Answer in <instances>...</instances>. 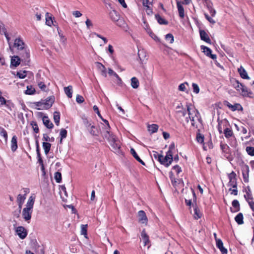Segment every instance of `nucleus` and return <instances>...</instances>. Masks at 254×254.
<instances>
[{
  "label": "nucleus",
  "instance_id": "nucleus-1",
  "mask_svg": "<svg viewBox=\"0 0 254 254\" xmlns=\"http://www.w3.org/2000/svg\"><path fill=\"white\" fill-rule=\"evenodd\" d=\"M187 114L188 116L186 117V121L187 123L190 121L192 126L197 127V123H200L201 118L198 111L191 104L187 105Z\"/></svg>",
  "mask_w": 254,
  "mask_h": 254
},
{
  "label": "nucleus",
  "instance_id": "nucleus-2",
  "mask_svg": "<svg viewBox=\"0 0 254 254\" xmlns=\"http://www.w3.org/2000/svg\"><path fill=\"white\" fill-rule=\"evenodd\" d=\"M104 138L107 139L114 151L118 152L120 148V142L118 139L110 131H106L102 133Z\"/></svg>",
  "mask_w": 254,
  "mask_h": 254
},
{
  "label": "nucleus",
  "instance_id": "nucleus-3",
  "mask_svg": "<svg viewBox=\"0 0 254 254\" xmlns=\"http://www.w3.org/2000/svg\"><path fill=\"white\" fill-rule=\"evenodd\" d=\"M34 201L35 197L33 196H30L27 202L26 207L22 210V217L24 220L28 223L31 218Z\"/></svg>",
  "mask_w": 254,
  "mask_h": 254
},
{
  "label": "nucleus",
  "instance_id": "nucleus-4",
  "mask_svg": "<svg viewBox=\"0 0 254 254\" xmlns=\"http://www.w3.org/2000/svg\"><path fill=\"white\" fill-rule=\"evenodd\" d=\"M236 176V174L233 171L228 175L229 179V186L232 187V188H230L229 190L231 192V194L234 195H237L238 192L237 190Z\"/></svg>",
  "mask_w": 254,
  "mask_h": 254
},
{
  "label": "nucleus",
  "instance_id": "nucleus-5",
  "mask_svg": "<svg viewBox=\"0 0 254 254\" xmlns=\"http://www.w3.org/2000/svg\"><path fill=\"white\" fill-rule=\"evenodd\" d=\"M158 161L166 167H168L173 161V157H170L167 155L164 157L162 155H158Z\"/></svg>",
  "mask_w": 254,
  "mask_h": 254
},
{
  "label": "nucleus",
  "instance_id": "nucleus-6",
  "mask_svg": "<svg viewBox=\"0 0 254 254\" xmlns=\"http://www.w3.org/2000/svg\"><path fill=\"white\" fill-rule=\"evenodd\" d=\"M110 17L111 19L116 22H118L117 24L119 26H122V24L120 23H124V21L120 20V15L115 10H113L110 12Z\"/></svg>",
  "mask_w": 254,
  "mask_h": 254
},
{
  "label": "nucleus",
  "instance_id": "nucleus-7",
  "mask_svg": "<svg viewBox=\"0 0 254 254\" xmlns=\"http://www.w3.org/2000/svg\"><path fill=\"white\" fill-rule=\"evenodd\" d=\"M241 85V95L244 97H252V92L242 83L239 82Z\"/></svg>",
  "mask_w": 254,
  "mask_h": 254
},
{
  "label": "nucleus",
  "instance_id": "nucleus-8",
  "mask_svg": "<svg viewBox=\"0 0 254 254\" xmlns=\"http://www.w3.org/2000/svg\"><path fill=\"white\" fill-rule=\"evenodd\" d=\"M20 51L21 52L19 53V55L21 56V60L24 61L25 62H29L30 58L29 50L25 48Z\"/></svg>",
  "mask_w": 254,
  "mask_h": 254
},
{
  "label": "nucleus",
  "instance_id": "nucleus-9",
  "mask_svg": "<svg viewBox=\"0 0 254 254\" xmlns=\"http://www.w3.org/2000/svg\"><path fill=\"white\" fill-rule=\"evenodd\" d=\"M138 221L141 224L147 225L148 219L145 212L143 210H140L138 212Z\"/></svg>",
  "mask_w": 254,
  "mask_h": 254
},
{
  "label": "nucleus",
  "instance_id": "nucleus-10",
  "mask_svg": "<svg viewBox=\"0 0 254 254\" xmlns=\"http://www.w3.org/2000/svg\"><path fill=\"white\" fill-rule=\"evenodd\" d=\"M242 172L244 181L245 183L249 182V167L246 165H243L242 166Z\"/></svg>",
  "mask_w": 254,
  "mask_h": 254
},
{
  "label": "nucleus",
  "instance_id": "nucleus-11",
  "mask_svg": "<svg viewBox=\"0 0 254 254\" xmlns=\"http://www.w3.org/2000/svg\"><path fill=\"white\" fill-rule=\"evenodd\" d=\"M239 75L244 80H250L251 79L248 71L242 66L239 67Z\"/></svg>",
  "mask_w": 254,
  "mask_h": 254
},
{
  "label": "nucleus",
  "instance_id": "nucleus-12",
  "mask_svg": "<svg viewBox=\"0 0 254 254\" xmlns=\"http://www.w3.org/2000/svg\"><path fill=\"white\" fill-rule=\"evenodd\" d=\"M17 235L22 239H24L27 236L26 230L22 226H19L16 230Z\"/></svg>",
  "mask_w": 254,
  "mask_h": 254
},
{
  "label": "nucleus",
  "instance_id": "nucleus-13",
  "mask_svg": "<svg viewBox=\"0 0 254 254\" xmlns=\"http://www.w3.org/2000/svg\"><path fill=\"white\" fill-rule=\"evenodd\" d=\"M14 46L19 50H22L25 48L24 43L20 38H16L15 40Z\"/></svg>",
  "mask_w": 254,
  "mask_h": 254
},
{
  "label": "nucleus",
  "instance_id": "nucleus-14",
  "mask_svg": "<svg viewBox=\"0 0 254 254\" xmlns=\"http://www.w3.org/2000/svg\"><path fill=\"white\" fill-rule=\"evenodd\" d=\"M177 7L179 12V16L181 18H184L185 17V10L182 5V2L177 1Z\"/></svg>",
  "mask_w": 254,
  "mask_h": 254
},
{
  "label": "nucleus",
  "instance_id": "nucleus-15",
  "mask_svg": "<svg viewBox=\"0 0 254 254\" xmlns=\"http://www.w3.org/2000/svg\"><path fill=\"white\" fill-rule=\"evenodd\" d=\"M42 102L46 109H49L51 107H52L54 102V98L53 97H48Z\"/></svg>",
  "mask_w": 254,
  "mask_h": 254
},
{
  "label": "nucleus",
  "instance_id": "nucleus-16",
  "mask_svg": "<svg viewBox=\"0 0 254 254\" xmlns=\"http://www.w3.org/2000/svg\"><path fill=\"white\" fill-rule=\"evenodd\" d=\"M95 64L97 68L101 71L102 75L104 77L107 76L106 68L104 65L99 62H96Z\"/></svg>",
  "mask_w": 254,
  "mask_h": 254
},
{
  "label": "nucleus",
  "instance_id": "nucleus-17",
  "mask_svg": "<svg viewBox=\"0 0 254 254\" xmlns=\"http://www.w3.org/2000/svg\"><path fill=\"white\" fill-rule=\"evenodd\" d=\"M216 243L217 247L220 250L222 254H227V250L224 247L223 243L220 239H218Z\"/></svg>",
  "mask_w": 254,
  "mask_h": 254
},
{
  "label": "nucleus",
  "instance_id": "nucleus-18",
  "mask_svg": "<svg viewBox=\"0 0 254 254\" xmlns=\"http://www.w3.org/2000/svg\"><path fill=\"white\" fill-rule=\"evenodd\" d=\"M141 236L142 242L144 244V246H146L149 244V238L146 233H145V230H143L141 233Z\"/></svg>",
  "mask_w": 254,
  "mask_h": 254
},
{
  "label": "nucleus",
  "instance_id": "nucleus-19",
  "mask_svg": "<svg viewBox=\"0 0 254 254\" xmlns=\"http://www.w3.org/2000/svg\"><path fill=\"white\" fill-rule=\"evenodd\" d=\"M43 122L44 125L48 128H52L54 125L49 120V118L47 116H44L43 117Z\"/></svg>",
  "mask_w": 254,
  "mask_h": 254
},
{
  "label": "nucleus",
  "instance_id": "nucleus-20",
  "mask_svg": "<svg viewBox=\"0 0 254 254\" xmlns=\"http://www.w3.org/2000/svg\"><path fill=\"white\" fill-rule=\"evenodd\" d=\"M87 130L91 134L94 136H97L99 134V130L98 128L94 125H91L90 127L87 128Z\"/></svg>",
  "mask_w": 254,
  "mask_h": 254
},
{
  "label": "nucleus",
  "instance_id": "nucleus-21",
  "mask_svg": "<svg viewBox=\"0 0 254 254\" xmlns=\"http://www.w3.org/2000/svg\"><path fill=\"white\" fill-rule=\"evenodd\" d=\"M199 32L201 39L208 43H210L211 40L207 33L204 30H200Z\"/></svg>",
  "mask_w": 254,
  "mask_h": 254
},
{
  "label": "nucleus",
  "instance_id": "nucleus-22",
  "mask_svg": "<svg viewBox=\"0 0 254 254\" xmlns=\"http://www.w3.org/2000/svg\"><path fill=\"white\" fill-rule=\"evenodd\" d=\"M193 212H194V213L193 214V215L194 218L195 219H198L200 218L201 217L202 214H201V213L199 209L197 208V207L196 205H193Z\"/></svg>",
  "mask_w": 254,
  "mask_h": 254
},
{
  "label": "nucleus",
  "instance_id": "nucleus-23",
  "mask_svg": "<svg viewBox=\"0 0 254 254\" xmlns=\"http://www.w3.org/2000/svg\"><path fill=\"white\" fill-rule=\"evenodd\" d=\"M17 148V137L15 135H14L11 140V149L12 151H15Z\"/></svg>",
  "mask_w": 254,
  "mask_h": 254
},
{
  "label": "nucleus",
  "instance_id": "nucleus-24",
  "mask_svg": "<svg viewBox=\"0 0 254 254\" xmlns=\"http://www.w3.org/2000/svg\"><path fill=\"white\" fill-rule=\"evenodd\" d=\"M20 59L18 56H14L11 58V64L13 66L16 67L20 64Z\"/></svg>",
  "mask_w": 254,
  "mask_h": 254
},
{
  "label": "nucleus",
  "instance_id": "nucleus-25",
  "mask_svg": "<svg viewBox=\"0 0 254 254\" xmlns=\"http://www.w3.org/2000/svg\"><path fill=\"white\" fill-rule=\"evenodd\" d=\"M139 85V81L135 77L131 78V86L134 89H136Z\"/></svg>",
  "mask_w": 254,
  "mask_h": 254
},
{
  "label": "nucleus",
  "instance_id": "nucleus-26",
  "mask_svg": "<svg viewBox=\"0 0 254 254\" xmlns=\"http://www.w3.org/2000/svg\"><path fill=\"white\" fill-rule=\"evenodd\" d=\"M130 153L135 158L136 160H137L139 162H140L141 164L144 165V162L140 158V157L138 156L135 150L133 148H131Z\"/></svg>",
  "mask_w": 254,
  "mask_h": 254
},
{
  "label": "nucleus",
  "instance_id": "nucleus-27",
  "mask_svg": "<svg viewBox=\"0 0 254 254\" xmlns=\"http://www.w3.org/2000/svg\"><path fill=\"white\" fill-rule=\"evenodd\" d=\"M72 87L70 85L64 88V91L65 94L69 98L72 97Z\"/></svg>",
  "mask_w": 254,
  "mask_h": 254
},
{
  "label": "nucleus",
  "instance_id": "nucleus-28",
  "mask_svg": "<svg viewBox=\"0 0 254 254\" xmlns=\"http://www.w3.org/2000/svg\"><path fill=\"white\" fill-rule=\"evenodd\" d=\"M158 129V126L156 124H152L148 126V130L151 133L156 132Z\"/></svg>",
  "mask_w": 254,
  "mask_h": 254
},
{
  "label": "nucleus",
  "instance_id": "nucleus-29",
  "mask_svg": "<svg viewBox=\"0 0 254 254\" xmlns=\"http://www.w3.org/2000/svg\"><path fill=\"white\" fill-rule=\"evenodd\" d=\"M51 144L50 143L45 142H44L43 143V147L45 153L46 154H47L49 152L51 149Z\"/></svg>",
  "mask_w": 254,
  "mask_h": 254
},
{
  "label": "nucleus",
  "instance_id": "nucleus-30",
  "mask_svg": "<svg viewBox=\"0 0 254 254\" xmlns=\"http://www.w3.org/2000/svg\"><path fill=\"white\" fill-rule=\"evenodd\" d=\"M54 120L56 125L59 126L60 120V114L59 112H55L54 113Z\"/></svg>",
  "mask_w": 254,
  "mask_h": 254
},
{
  "label": "nucleus",
  "instance_id": "nucleus-31",
  "mask_svg": "<svg viewBox=\"0 0 254 254\" xmlns=\"http://www.w3.org/2000/svg\"><path fill=\"white\" fill-rule=\"evenodd\" d=\"M225 105L233 111H235L237 110L238 105L237 104H235L234 105H233L227 101H226L225 102Z\"/></svg>",
  "mask_w": 254,
  "mask_h": 254
},
{
  "label": "nucleus",
  "instance_id": "nucleus-32",
  "mask_svg": "<svg viewBox=\"0 0 254 254\" xmlns=\"http://www.w3.org/2000/svg\"><path fill=\"white\" fill-rule=\"evenodd\" d=\"M34 104L36 106V108L38 110L46 109L42 101L37 102L35 103Z\"/></svg>",
  "mask_w": 254,
  "mask_h": 254
},
{
  "label": "nucleus",
  "instance_id": "nucleus-33",
  "mask_svg": "<svg viewBox=\"0 0 254 254\" xmlns=\"http://www.w3.org/2000/svg\"><path fill=\"white\" fill-rule=\"evenodd\" d=\"M35 89L32 86H27L25 93L27 95H32L35 93Z\"/></svg>",
  "mask_w": 254,
  "mask_h": 254
},
{
  "label": "nucleus",
  "instance_id": "nucleus-34",
  "mask_svg": "<svg viewBox=\"0 0 254 254\" xmlns=\"http://www.w3.org/2000/svg\"><path fill=\"white\" fill-rule=\"evenodd\" d=\"M53 23L52 17L49 16V13H47L46 14V24L49 26H51Z\"/></svg>",
  "mask_w": 254,
  "mask_h": 254
},
{
  "label": "nucleus",
  "instance_id": "nucleus-35",
  "mask_svg": "<svg viewBox=\"0 0 254 254\" xmlns=\"http://www.w3.org/2000/svg\"><path fill=\"white\" fill-rule=\"evenodd\" d=\"M26 199V194L22 195L18 194L17 197V203H20L21 204H23L24 201Z\"/></svg>",
  "mask_w": 254,
  "mask_h": 254
},
{
  "label": "nucleus",
  "instance_id": "nucleus-36",
  "mask_svg": "<svg viewBox=\"0 0 254 254\" xmlns=\"http://www.w3.org/2000/svg\"><path fill=\"white\" fill-rule=\"evenodd\" d=\"M177 115L181 117H184L187 114V110H186L185 109L183 110H178L176 111Z\"/></svg>",
  "mask_w": 254,
  "mask_h": 254
},
{
  "label": "nucleus",
  "instance_id": "nucleus-37",
  "mask_svg": "<svg viewBox=\"0 0 254 254\" xmlns=\"http://www.w3.org/2000/svg\"><path fill=\"white\" fill-rule=\"evenodd\" d=\"M155 17L159 24H167L168 22L159 15H155Z\"/></svg>",
  "mask_w": 254,
  "mask_h": 254
},
{
  "label": "nucleus",
  "instance_id": "nucleus-38",
  "mask_svg": "<svg viewBox=\"0 0 254 254\" xmlns=\"http://www.w3.org/2000/svg\"><path fill=\"white\" fill-rule=\"evenodd\" d=\"M153 0H143V5L147 8V9L150 10V5L152 4Z\"/></svg>",
  "mask_w": 254,
  "mask_h": 254
},
{
  "label": "nucleus",
  "instance_id": "nucleus-39",
  "mask_svg": "<svg viewBox=\"0 0 254 254\" xmlns=\"http://www.w3.org/2000/svg\"><path fill=\"white\" fill-rule=\"evenodd\" d=\"M201 49L203 50V52L206 56H209V55H211V50L209 48L204 46H201Z\"/></svg>",
  "mask_w": 254,
  "mask_h": 254
},
{
  "label": "nucleus",
  "instance_id": "nucleus-40",
  "mask_svg": "<svg viewBox=\"0 0 254 254\" xmlns=\"http://www.w3.org/2000/svg\"><path fill=\"white\" fill-rule=\"evenodd\" d=\"M0 135L3 136L5 141L6 142L7 140V134L6 131L3 128H0Z\"/></svg>",
  "mask_w": 254,
  "mask_h": 254
},
{
  "label": "nucleus",
  "instance_id": "nucleus-41",
  "mask_svg": "<svg viewBox=\"0 0 254 254\" xmlns=\"http://www.w3.org/2000/svg\"><path fill=\"white\" fill-rule=\"evenodd\" d=\"M55 179L56 181L58 183H61V182L62 181V174H61V173L59 172H56L55 174Z\"/></svg>",
  "mask_w": 254,
  "mask_h": 254
},
{
  "label": "nucleus",
  "instance_id": "nucleus-42",
  "mask_svg": "<svg viewBox=\"0 0 254 254\" xmlns=\"http://www.w3.org/2000/svg\"><path fill=\"white\" fill-rule=\"evenodd\" d=\"M87 225H81V234L83 235L86 238Z\"/></svg>",
  "mask_w": 254,
  "mask_h": 254
},
{
  "label": "nucleus",
  "instance_id": "nucleus-43",
  "mask_svg": "<svg viewBox=\"0 0 254 254\" xmlns=\"http://www.w3.org/2000/svg\"><path fill=\"white\" fill-rule=\"evenodd\" d=\"M82 120H83V124L85 125V126L87 128V129L88 127H90L92 125V124L91 123V121H89L88 119H87L86 118H83Z\"/></svg>",
  "mask_w": 254,
  "mask_h": 254
},
{
  "label": "nucleus",
  "instance_id": "nucleus-44",
  "mask_svg": "<svg viewBox=\"0 0 254 254\" xmlns=\"http://www.w3.org/2000/svg\"><path fill=\"white\" fill-rule=\"evenodd\" d=\"M165 39L169 41L170 43H173L174 42V36L172 34H167L165 36Z\"/></svg>",
  "mask_w": 254,
  "mask_h": 254
},
{
  "label": "nucleus",
  "instance_id": "nucleus-45",
  "mask_svg": "<svg viewBox=\"0 0 254 254\" xmlns=\"http://www.w3.org/2000/svg\"><path fill=\"white\" fill-rule=\"evenodd\" d=\"M186 85H188V83L187 82H184V83H181L179 86V90L181 91H185L186 90Z\"/></svg>",
  "mask_w": 254,
  "mask_h": 254
},
{
  "label": "nucleus",
  "instance_id": "nucleus-46",
  "mask_svg": "<svg viewBox=\"0 0 254 254\" xmlns=\"http://www.w3.org/2000/svg\"><path fill=\"white\" fill-rule=\"evenodd\" d=\"M17 76L21 79L24 78L26 76V72L25 71H20L17 72Z\"/></svg>",
  "mask_w": 254,
  "mask_h": 254
},
{
  "label": "nucleus",
  "instance_id": "nucleus-47",
  "mask_svg": "<svg viewBox=\"0 0 254 254\" xmlns=\"http://www.w3.org/2000/svg\"><path fill=\"white\" fill-rule=\"evenodd\" d=\"M246 151L248 154H249L251 156H254V147H247Z\"/></svg>",
  "mask_w": 254,
  "mask_h": 254
},
{
  "label": "nucleus",
  "instance_id": "nucleus-48",
  "mask_svg": "<svg viewBox=\"0 0 254 254\" xmlns=\"http://www.w3.org/2000/svg\"><path fill=\"white\" fill-rule=\"evenodd\" d=\"M192 87L193 89V92L195 94H198L199 92V88L198 85L196 83H193L192 84Z\"/></svg>",
  "mask_w": 254,
  "mask_h": 254
},
{
  "label": "nucleus",
  "instance_id": "nucleus-49",
  "mask_svg": "<svg viewBox=\"0 0 254 254\" xmlns=\"http://www.w3.org/2000/svg\"><path fill=\"white\" fill-rule=\"evenodd\" d=\"M31 125L32 126L34 132L35 133H38L39 132V128L37 123L35 122H32Z\"/></svg>",
  "mask_w": 254,
  "mask_h": 254
},
{
  "label": "nucleus",
  "instance_id": "nucleus-50",
  "mask_svg": "<svg viewBox=\"0 0 254 254\" xmlns=\"http://www.w3.org/2000/svg\"><path fill=\"white\" fill-rule=\"evenodd\" d=\"M232 131L231 129H230L228 128H226L224 130V134L226 137H229L232 136Z\"/></svg>",
  "mask_w": 254,
  "mask_h": 254
},
{
  "label": "nucleus",
  "instance_id": "nucleus-51",
  "mask_svg": "<svg viewBox=\"0 0 254 254\" xmlns=\"http://www.w3.org/2000/svg\"><path fill=\"white\" fill-rule=\"evenodd\" d=\"M196 140L198 142L202 143L204 141V137L200 133H197L196 135Z\"/></svg>",
  "mask_w": 254,
  "mask_h": 254
},
{
  "label": "nucleus",
  "instance_id": "nucleus-52",
  "mask_svg": "<svg viewBox=\"0 0 254 254\" xmlns=\"http://www.w3.org/2000/svg\"><path fill=\"white\" fill-rule=\"evenodd\" d=\"M67 131L65 129H62L60 131V136L61 139H63L66 137Z\"/></svg>",
  "mask_w": 254,
  "mask_h": 254
},
{
  "label": "nucleus",
  "instance_id": "nucleus-53",
  "mask_svg": "<svg viewBox=\"0 0 254 254\" xmlns=\"http://www.w3.org/2000/svg\"><path fill=\"white\" fill-rule=\"evenodd\" d=\"M6 29L2 23H0V33L1 34H6Z\"/></svg>",
  "mask_w": 254,
  "mask_h": 254
},
{
  "label": "nucleus",
  "instance_id": "nucleus-54",
  "mask_svg": "<svg viewBox=\"0 0 254 254\" xmlns=\"http://www.w3.org/2000/svg\"><path fill=\"white\" fill-rule=\"evenodd\" d=\"M85 24H86L87 28L88 29H90L91 27H93V23H92V21L89 18L86 19V20L85 21Z\"/></svg>",
  "mask_w": 254,
  "mask_h": 254
},
{
  "label": "nucleus",
  "instance_id": "nucleus-55",
  "mask_svg": "<svg viewBox=\"0 0 254 254\" xmlns=\"http://www.w3.org/2000/svg\"><path fill=\"white\" fill-rule=\"evenodd\" d=\"M148 33L149 34V35L150 36V37L153 40H154L155 41H156V42L160 41V39L155 34H154L152 32H148Z\"/></svg>",
  "mask_w": 254,
  "mask_h": 254
},
{
  "label": "nucleus",
  "instance_id": "nucleus-56",
  "mask_svg": "<svg viewBox=\"0 0 254 254\" xmlns=\"http://www.w3.org/2000/svg\"><path fill=\"white\" fill-rule=\"evenodd\" d=\"M84 100L83 97L79 95H77L76 97V101L79 104L82 103L84 102Z\"/></svg>",
  "mask_w": 254,
  "mask_h": 254
},
{
  "label": "nucleus",
  "instance_id": "nucleus-57",
  "mask_svg": "<svg viewBox=\"0 0 254 254\" xmlns=\"http://www.w3.org/2000/svg\"><path fill=\"white\" fill-rule=\"evenodd\" d=\"M205 17L206 18V19L211 23L214 24L215 23V21L212 19L211 17H210L207 14L205 13L204 14Z\"/></svg>",
  "mask_w": 254,
  "mask_h": 254
},
{
  "label": "nucleus",
  "instance_id": "nucleus-58",
  "mask_svg": "<svg viewBox=\"0 0 254 254\" xmlns=\"http://www.w3.org/2000/svg\"><path fill=\"white\" fill-rule=\"evenodd\" d=\"M72 14L74 16H75L76 18L82 16V13L78 10L73 11L72 12Z\"/></svg>",
  "mask_w": 254,
  "mask_h": 254
},
{
  "label": "nucleus",
  "instance_id": "nucleus-59",
  "mask_svg": "<svg viewBox=\"0 0 254 254\" xmlns=\"http://www.w3.org/2000/svg\"><path fill=\"white\" fill-rule=\"evenodd\" d=\"M209 12L212 16H214L216 13V11L211 6H208Z\"/></svg>",
  "mask_w": 254,
  "mask_h": 254
},
{
  "label": "nucleus",
  "instance_id": "nucleus-60",
  "mask_svg": "<svg viewBox=\"0 0 254 254\" xmlns=\"http://www.w3.org/2000/svg\"><path fill=\"white\" fill-rule=\"evenodd\" d=\"M93 109L94 111L97 113V114L98 115V117L100 118H102V116L100 114V113L99 112V110L98 108L97 107V106H96V105H94L93 106Z\"/></svg>",
  "mask_w": 254,
  "mask_h": 254
},
{
  "label": "nucleus",
  "instance_id": "nucleus-61",
  "mask_svg": "<svg viewBox=\"0 0 254 254\" xmlns=\"http://www.w3.org/2000/svg\"><path fill=\"white\" fill-rule=\"evenodd\" d=\"M173 169L175 170L177 174L182 172L181 168L178 165L174 166Z\"/></svg>",
  "mask_w": 254,
  "mask_h": 254
},
{
  "label": "nucleus",
  "instance_id": "nucleus-62",
  "mask_svg": "<svg viewBox=\"0 0 254 254\" xmlns=\"http://www.w3.org/2000/svg\"><path fill=\"white\" fill-rule=\"evenodd\" d=\"M170 179L171 180V182L172 184L175 186L176 185L177 181L175 178L173 177V174L172 173H170Z\"/></svg>",
  "mask_w": 254,
  "mask_h": 254
},
{
  "label": "nucleus",
  "instance_id": "nucleus-63",
  "mask_svg": "<svg viewBox=\"0 0 254 254\" xmlns=\"http://www.w3.org/2000/svg\"><path fill=\"white\" fill-rule=\"evenodd\" d=\"M43 140L45 141H51L50 137L47 134H43Z\"/></svg>",
  "mask_w": 254,
  "mask_h": 254
},
{
  "label": "nucleus",
  "instance_id": "nucleus-64",
  "mask_svg": "<svg viewBox=\"0 0 254 254\" xmlns=\"http://www.w3.org/2000/svg\"><path fill=\"white\" fill-rule=\"evenodd\" d=\"M6 102H7L6 100L5 99V98L4 97H3L2 96L0 97V105H3L4 104H6Z\"/></svg>",
  "mask_w": 254,
  "mask_h": 254
}]
</instances>
